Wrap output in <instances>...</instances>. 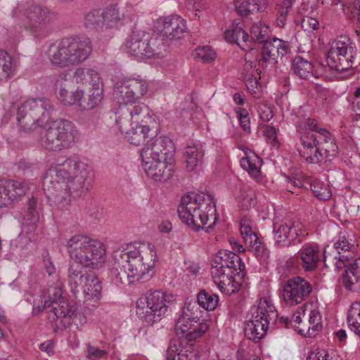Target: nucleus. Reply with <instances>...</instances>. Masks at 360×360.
I'll list each match as a JSON object with an SVG mask.
<instances>
[{
	"mask_svg": "<svg viewBox=\"0 0 360 360\" xmlns=\"http://www.w3.org/2000/svg\"><path fill=\"white\" fill-rule=\"evenodd\" d=\"M91 172V167L76 157L56 164L44 179L43 190L46 198L56 204L59 210H68L72 195L82 190Z\"/></svg>",
	"mask_w": 360,
	"mask_h": 360,
	"instance_id": "f257e3e1",
	"label": "nucleus"
},
{
	"mask_svg": "<svg viewBox=\"0 0 360 360\" xmlns=\"http://www.w3.org/2000/svg\"><path fill=\"white\" fill-rule=\"evenodd\" d=\"M114 261L112 274L115 281L129 285L148 280L149 274L155 267L157 255L153 245L143 243L116 250Z\"/></svg>",
	"mask_w": 360,
	"mask_h": 360,
	"instance_id": "f03ea898",
	"label": "nucleus"
},
{
	"mask_svg": "<svg viewBox=\"0 0 360 360\" xmlns=\"http://www.w3.org/2000/svg\"><path fill=\"white\" fill-rule=\"evenodd\" d=\"M181 221L194 231L212 229L217 221V210L212 199L205 193H188L178 207Z\"/></svg>",
	"mask_w": 360,
	"mask_h": 360,
	"instance_id": "7ed1b4c3",
	"label": "nucleus"
},
{
	"mask_svg": "<svg viewBox=\"0 0 360 360\" xmlns=\"http://www.w3.org/2000/svg\"><path fill=\"white\" fill-rule=\"evenodd\" d=\"M93 51L92 42L86 36H68L51 44L47 56L55 67L65 68L85 62Z\"/></svg>",
	"mask_w": 360,
	"mask_h": 360,
	"instance_id": "20e7f679",
	"label": "nucleus"
},
{
	"mask_svg": "<svg viewBox=\"0 0 360 360\" xmlns=\"http://www.w3.org/2000/svg\"><path fill=\"white\" fill-rule=\"evenodd\" d=\"M65 247L70 257L84 267L98 268L105 262L104 245L89 236L75 234L68 240Z\"/></svg>",
	"mask_w": 360,
	"mask_h": 360,
	"instance_id": "39448f33",
	"label": "nucleus"
},
{
	"mask_svg": "<svg viewBox=\"0 0 360 360\" xmlns=\"http://www.w3.org/2000/svg\"><path fill=\"white\" fill-rule=\"evenodd\" d=\"M19 13L25 17V29L36 38L46 37L50 33L49 25L58 18L55 12L37 4H18L13 15L18 17Z\"/></svg>",
	"mask_w": 360,
	"mask_h": 360,
	"instance_id": "423d86ee",
	"label": "nucleus"
},
{
	"mask_svg": "<svg viewBox=\"0 0 360 360\" xmlns=\"http://www.w3.org/2000/svg\"><path fill=\"white\" fill-rule=\"evenodd\" d=\"M77 135V131L71 122L57 120L41 132L40 143L42 147L49 150L60 151L70 147L75 143Z\"/></svg>",
	"mask_w": 360,
	"mask_h": 360,
	"instance_id": "0eeeda50",
	"label": "nucleus"
},
{
	"mask_svg": "<svg viewBox=\"0 0 360 360\" xmlns=\"http://www.w3.org/2000/svg\"><path fill=\"white\" fill-rule=\"evenodd\" d=\"M277 319L278 313L271 300L266 297L261 298L251 319L245 323V336L253 341L263 338L270 325L274 324Z\"/></svg>",
	"mask_w": 360,
	"mask_h": 360,
	"instance_id": "6e6552de",
	"label": "nucleus"
},
{
	"mask_svg": "<svg viewBox=\"0 0 360 360\" xmlns=\"http://www.w3.org/2000/svg\"><path fill=\"white\" fill-rule=\"evenodd\" d=\"M125 50L139 59L161 58L167 51V44L162 36L150 37L143 32H133L125 44Z\"/></svg>",
	"mask_w": 360,
	"mask_h": 360,
	"instance_id": "1a4fd4ad",
	"label": "nucleus"
},
{
	"mask_svg": "<svg viewBox=\"0 0 360 360\" xmlns=\"http://www.w3.org/2000/svg\"><path fill=\"white\" fill-rule=\"evenodd\" d=\"M52 110L49 101L45 98L28 100L18 108V124L24 129L43 127L48 123Z\"/></svg>",
	"mask_w": 360,
	"mask_h": 360,
	"instance_id": "9d476101",
	"label": "nucleus"
},
{
	"mask_svg": "<svg viewBox=\"0 0 360 360\" xmlns=\"http://www.w3.org/2000/svg\"><path fill=\"white\" fill-rule=\"evenodd\" d=\"M303 123L305 128L311 132L302 136V146H315L319 149H323L325 157L328 160L335 158L338 154V148L331 133L314 118H307Z\"/></svg>",
	"mask_w": 360,
	"mask_h": 360,
	"instance_id": "9b49d317",
	"label": "nucleus"
},
{
	"mask_svg": "<svg viewBox=\"0 0 360 360\" xmlns=\"http://www.w3.org/2000/svg\"><path fill=\"white\" fill-rule=\"evenodd\" d=\"M356 48L346 35L338 37L331 44L327 56V64L336 71L347 70L353 65Z\"/></svg>",
	"mask_w": 360,
	"mask_h": 360,
	"instance_id": "f8f14e48",
	"label": "nucleus"
},
{
	"mask_svg": "<svg viewBox=\"0 0 360 360\" xmlns=\"http://www.w3.org/2000/svg\"><path fill=\"white\" fill-rule=\"evenodd\" d=\"M172 298V295L162 290H150L146 293V307L137 304L136 314L148 323L153 324L160 320L167 312Z\"/></svg>",
	"mask_w": 360,
	"mask_h": 360,
	"instance_id": "ddd939ff",
	"label": "nucleus"
},
{
	"mask_svg": "<svg viewBox=\"0 0 360 360\" xmlns=\"http://www.w3.org/2000/svg\"><path fill=\"white\" fill-rule=\"evenodd\" d=\"M116 124L131 127L134 124H152L157 125L153 113L143 103H129L120 105L115 112Z\"/></svg>",
	"mask_w": 360,
	"mask_h": 360,
	"instance_id": "4468645a",
	"label": "nucleus"
},
{
	"mask_svg": "<svg viewBox=\"0 0 360 360\" xmlns=\"http://www.w3.org/2000/svg\"><path fill=\"white\" fill-rule=\"evenodd\" d=\"M244 268L240 257L236 253L227 250H219L211 262V275L212 278L235 276Z\"/></svg>",
	"mask_w": 360,
	"mask_h": 360,
	"instance_id": "2eb2a0df",
	"label": "nucleus"
},
{
	"mask_svg": "<svg viewBox=\"0 0 360 360\" xmlns=\"http://www.w3.org/2000/svg\"><path fill=\"white\" fill-rule=\"evenodd\" d=\"M294 327L299 333L309 337L314 336L321 326V314L319 308L312 304L302 305L294 314Z\"/></svg>",
	"mask_w": 360,
	"mask_h": 360,
	"instance_id": "dca6fc26",
	"label": "nucleus"
},
{
	"mask_svg": "<svg viewBox=\"0 0 360 360\" xmlns=\"http://www.w3.org/2000/svg\"><path fill=\"white\" fill-rule=\"evenodd\" d=\"M148 91L147 82L141 78L127 77L118 81L113 96L119 102L134 103Z\"/></svg>",
	"mask_w": 360,
	"mask_h": 360,
	"instance_id": "f3484780",
	"label": "nucleus"
},
{
	"mask_svg": "<svg viewBox=\"0 0 360 360\" xmlns=\"http://www.w3.org/2000/svg\"><path fill=\"white\" fill-rule=\"evenodd\" d=\"M274 240L280 248L289 247L295 243H301L308 233L300 222L274 223Z\"/></svg>",
	"mask_w": 360,
	"mask_h": 360,
	"instance_id": "a211bd4d",
	"label": "nucleus"
},
{
	"mask_svg": "<svg viewBox=\"0 0 360 360\" xmlns=\"http://www.w3.org/2000/svg\"><path fill=\"white\" fill-rule=\"evenodd\" d=\"M312 291L311 283L301 276L287 280L282 285V297L285 303L295 306L307 300Z\"/></svg>",
	"mask_w": 360,
	"mask_h": 360,
	"instance_id": "6ab92c4d",
	"label": "nucleus"
},
{
	"mask_svg": "<svg viewBox=\"0 0 360 360\" xmlns=\"http://www.w3.org/2000/svg\"><path fill=\"white\" fill-rule=\"evenodd\" d=\"M49 293L53 297L45 300L42 307H38V311L46 309L49 314V319L55 321L58 319L72 317L75 313V307L62 297V290L58 287L51 288Z\"/></svg>",
	"mask_w": 360,
	"mask_h": 360,
	"instance_id": "aec40b11",
	"label": "nucleus"
},
{
	"mask_svg": "<svg viewBox=\"0 0 360 360\" xmlns=\"http://www.w3.org/2000/svg\"><path fill=\"white\" fill-rule=\"evenodd\" d=\"M350 256L347 255L334 256V264L338 270L345 268L342 282L345 288L350 291H360V257L353 263H349Z\"/></svg>",
	"mask_w": 360,
	"mask_h": 360,
	"instance_id": "412c9836",
	"label": "nucleus"
},
{
	"mask_svg": "<svg viewBox=\"0 0 360 360\" xmlns=\"http://www.w3.org/2000/svg\"><path fill=\"white\" fill-rule=\"evenodd\" d=\"M290 50L288 41L274 37L263 44L262 58L258 61L260 68H273L278 63V59L287 55Z\"/></svg>",
	"mask_w": 360,
	"mask_h": 360,
	"instance_id": "4be33fe9",
	"label": "nucleus"
},
{
	"mask_svg": "<svg viewBox=\"0 0 360 360\" xmlns=\"http://www.w3.org/2000/svg\"><path fill=\"white\" fill-rule=\"evenodd\" d=\"M141 157L142 167L148 177L155 181H166L174 175L175 160Z\"/></svg>",
	"mask_w": 360,
	"mask_h": 360,
	"instance_id": "5701e85b",
	"label": "nucleus"
},
{
	"mask_svg": "<svg viewBox=\"0 0 360 360\" xmlns=\"http://www.w3.org/2000/svg\"><path fill=\"white\" fill-rule=\"evenodd\" d=\"M167 360H198V351L195 342H188L186 338L172 340L167 350Z\"/></svg>",
	"mask_w": 360,
	"mask_h": 360,
	"instance_id": "b1692460",
	"label": "nucleus"
},
{
	"mask_svg": "<svg viewBox=\"0 0 360 360\" xmlns=\"http://www.w3.org/2000/svg\"><path fill=\"white\" fill-rule=\"evenodd\" d=\"M135 127L119 126L122 134H125V139L131 144L135 146L143 145L148 141V139H152L157 134L158 125L152 124H134Z\"/></svg>",
	"mask_w": 360,
	"mask_h": 360,
	"instance_id": "393cba45",
	"label": "nucleus"
},
{
	"mask_svg": "<svg viewBox=\"0 0 360 360\" xmlns=\"http://www.w3.org/2000/svg\"><path fill=\"white\" fill-rule=\"evenodd\" d=\"M175 147L169 137L160 136L150 145L142 148L141 156L153 157L167 160H175Z\"/></svg>",
	"mask_w": 360,
	"mask_h": 360,
	"instance_id": "a878e982",
	"label": "nucleus"
},
{
	"mask_svg": "<svg viewBox=\"0 0 360 360\" xmlns=\"http://www.w3.org/2000/svg\"><path fill=\"white\" fill-rule=\"evenodd\" d=\"M27 187L23 181L0 179V207H8L25 194Z\"/></svg>",
	"mask_w": 360,
	"mask_h": 360,
	"instance_id": "bb28decb",
	"label": "nucleus"
},
{
	"mask_svg": "<svg viewBox=\"0 0 360 360\" xmlns=\"http://www.w3.org/2000/svg\"><path fill=\"white\" fill-rule=\"evenodd\" d=\"M54 87L58 100L64 105H77L79 108L80 99L84 96V90L77 88L75 91H70L69 82L65 75H60L56 78Z\"/></svg>",
	"mask_w": 360,
	"mask_h": 360,
	"instance_id": "cd10ccee",
	"label": "nucleus"
},
{
	"mask_svg": "<svg viewBox=\"0 0 360 360\" xmlns=\"http://www.w3.org/2000/svg\"><path fill=\"white\" fill-rule=\"evenodd\" d=\"M320 248L314 243L304 245L297 253V259L305 272L314 271L321 262Z\"/></svg>",
	"mask_w": 360,
	"mask_h": 360,
	"instance_id": "c85d7f7f",
	"label": "nucleus"
},
{
	"mask_svg": "<svg viewBox=\"0 0 360 360\" xmlns=\"http://www.w3.org/2000/svg\"><path fill=\"white\" fill-rule=\"evenodd\" d=\"M333 248L335 250V252L330 253L328 252L326 249L323 251V259L325 265L327 266L326 262L328 259H333L334 260V256L340 257V255H347L350 256V259L352 257V252L355 250V240L353 235L347 231L340 232L333 240Z\"/></svg>",
	"mask_w": 360,
	"mask_h": 360,
	"instance_id": "c756f323",
	"label": "nucleus"
},
{
	"mask_svg": "<svg viewBox=\"0 0 360 360\" xmlns=\"http://www.w3.org/2000/svg\"><path fill=\"white\" fill-rule=\"evenodd\" d=\"M183 324L179 326L180 317L175 323V331L179 338H186L188 342H195L196 340L200 338L208 329V325L206 322H198L193 320H187Z\"/></svg>",
	"mask_w": 360,
	"mask_h": 360,
	"instance_id": "7c9ffc66",
	"label": "nucleus"
},
{
	"mask_svg": "<svg viewBox=\"0 0 360 360\" xmlns=\"http://www.w3.org/2000/svg\"><path fill=\"white\" fill-rule=\"evenodd\" d=\"M187 32L186 21L178 15L165 17L162 20V35L169 39L184 38Z\"/></svg>",
	"mask_w": 360,
	"mask_h": 360,
	"instance_id": "2f4dec72",
	"label": "nucleus"
},
{
	"mask_svg": "<svg viewBox=\"0 0 360 360\" xmlns=\"http://www.w3.org/2000/svg\"><path fill=\"white\" fill-rule=\"evenodd\" d=\"M84 266L79 264H71L68 271V281L71 292L74 295L81 292V289L85 282L87 281L88 273L91 271H86Z\"/></svg>",
	"mask_w": 360,
	"mask_h": 360,
	"instance_id": "473e14b6",
	"label": "nucleus"
},
{
	"mask_svg": "<svg viewBox=\"0 0 360 360\" xmlns=\"http://www.w3.org/2000/svg\"><path fill=\"white\" fill-rule=\"evenodd\" d=\"M103 98V85L102 81L94 83L89 89L88 94L80 99L79 109L89 110L98 105Z\"/></svg>",
	"mask_w": 360,
	"mask_h": 360,
	"instance_id": "72a5a7b5",
	"label": "nucleus"
},
{
	"mask_svg": "<svg viewBox=\"0 0 360 360\" xmlns=\"http://www.w3.org/2000/svg\"><path fill=\"white\" fill-rule=\"evenodd\" d=\"M225 39L229 43L236 44L244 51H252V41H250L249 35L238 26L233 27L225 32Z\"/></svg>",
	"mask_w": 360,
	"mask_h": 360,
	"instance_id": "f704fd0d",
	"label": "nucleus"
},
{
	"mask_svg": "<svg viewBox=\"0 0 360 360\" xmlns=\"http://www.w3.org/2000/svg\"><path fill=\"white\" fill-rule=\"evenodd\" d=\"M72 81L77 84L92 86L94 83L101 81L98 72L91 68L80 67L75 70L72 74Z\"/></svg>",
	"mask_w": 360,
	"mask_h": 360,
	"instance_id": "c9c22d12",
	"label": "nucleus"
},
{
	"mask_svg": "<svg viewBox=\"0 0 360 360\" xmlns=\"http://www.w3.org/2000/svg\"><path fill=\"white\" fill-rule=\"evenodd\" d=\"M204 156V150L198 145L188 146L186 147L184 158L187 170H195L202 162Z\"/></svg>",
	"mask_w": 360,
	"mask_h": 360,
	"instance_id": "e433bc0d",
	"label": "nucleus"
},
{
	"mask_svg": "<svg viewBox=\"0 0 360 360\" xmlns=\"http://www.w3.org/2000/svg\"><path fill=\"white\" fill-rule=\"evenodd\" d=\"M250 33L249 39L254 48L256 44H264L269 39L271 31L267 25L259 21L252 25Z\"/></svg>",
	"mask_w": 360,
	"mask_h": 360,
	"instance_id": "4c0bfd02",
	"label": "nucleus"
},
{
	"mask_svg": "<svg viewBox=\"0 0 360 360\" xmlns=\"http://www.w3.org/2000/svg\"><path fill=\"white\" fill-rule=\"evenodd\" d=\"M262 164V159L253 152L247 153L245 157L240 160L241 167L254 178L259 176Z\"/></svg>",
	"mask_w": 360,
	"mask_h": 360,
	"instance_id": "58836bf2",
	"label": "nucleus"
},
{
	"mask_svg": "<svg viewBox=\"0 0 360 360\" xmlns=\"http://www.w3.org/2000/svg\"><path fill=\"white\" fill-rule=\"evenodd\" d=\"M292 69L300 79H308L313 76L314 65L303 57L297 56L292 61Z\"/></svg>",
	"mask_w": 360,
	"mask_h": 360,
	"instance_id": "ea45409f",
	"label": "nucleus"
},
{
	"mask_svg": "<svg viewBox=\"0 0 360 360\" xmlns=\"http://www.w3.org/2000/svg\"><path fill=\"white\" fill-rule=\"evenodd\" d=\"M302 146L303 148L300 150V155L307 162L318 164L324 159H326V161L328 160L325 157V151L323 149H319V147H315V146Z\"/></svg>",
	"mask_w": 360,
	"mask_h": 360,
	"instance_id": "a19ab883",
	"label": "nucleus"
},
{
	"mask_svg": "<svg viewBox=\"0 0 360 360\" xmlns=\"http://www.w3.org/2000/svg\"><path fill=\"white\" fill-rule=\"evenodd\" d=\"M202 318V311L197 302L195 301L186 302L180 316L181 324L179 326H183L184 323L186 321L185 319L198 322H205Z\"/></svg>",
	"mask_w": 360,
	"mask_h": 360,
	"instance_id": "79ce46f5",
	"label": "nucleus"
},
{
	"mask_svg": "<svg viewBox=\"0 0 360 360\" xmlns=\"http://www.w3.org/2000/svg\"><path fill=\"white\" fill-rule=\"evenodd\" d=\"M101 290V286L98 278L93 271L89 272L87 281L84 283L81 292L88 299H91L95 297H97L100 295Z\"/></svg>",
	"mask_w": 360,
	"mask_h": 360,
	"instance_id": "37998d69",
	"label": "nucleus"
},
{
	"mask_svg": "<svg viewBox=\"0 0 360 360\" xmlns=\"http://www.w3.org/2000/svg\"><path fill=\"white\" fill-rule=\"evenodd\" d=\"M17 60L13 58L8 52L0 51V69L2 78L12 77L16 70Z\"/></svg>",
	"mask_w": 360,
	"mask_h": 360,
	"instance_id": "c03bdc74",
	"label": "nucleus"
},
{
	"mask_svg": "<svg viewBox=\"0 0 360 360\" xmlns=\"http://www.w3.org/2000/svg\"><path fill=\"white\" fill-rule=\"evenodd\" d=\"M221 292L226 295H232L238 290L239 284L235 281V276L212 278Z\"/></svg>",
	"mask_w": 360,
	"mask_h": 360,
	"instance_id": "a18cd8bd",
	"label": "nucleus"
},
{
	"mask_svg": "<svg viewBox=\"0 0 360 360\" xmlns=\"http://www.w3.org/2000/svg\"><path fill=\"white\" fill-rule=\"evenodd\" d=\"M196 302L199 307L207 311H212L216 309L218 304L219 297L215 294L202 290L198 293Z\"/></svg>",
	"mask_w": 360,
	"mask_h": 360,
	"instance_id": "49530a36",
	"label": "nucleus"
},
{
	"mask_svg": "<svg viewBox=\"0 0 360 360\" xmlns=\"http://www.w3.org/2000/svg\"><path fill=\"white\" fill-rule=\"evenodd\" d=\"M349 328L360 337V302L352 304L347 316Z\"/></svg>",
	"mask_w": 360,
	"mask_h": 360,
	"instance_id": "de8ad7c7",
	"label": "nucleus"
},
{
	"mask_svg": "<svg viewBox=\"0 0 360 360\" xmlns=\"http://www.w3.org/2000/svg\"><path fill=\"white\" fill-rule=\"evenodd\" d=\"M310 186L314 195L320 200H328L332 196L330 187L323 181L311 180Z\"/></svg>",
	"mask_w": 360,
	"mask_h": 360,
	"instance_id": "09e8293b",
	"label": "nucleus"
},
{
	"mask_svg": "<svg viewBox=\"0 0 360 360\" xmlns=\"http://www.w3.org/2000/svg\"><path fill=\"white\" fill-rule=\"evenodd\" d=\"M102 14L99 10L89 12L84 18V25L89 30H103Z\"/></svg>",
	"mask_w": 360,
	"mask_h": 360,
	"instance_id": "8fccbe9b",
	"label": "nucleus"
},
{
	"mask_svg": "<svg viewBox=\"0 0 360 360\" xmlns=\"http://www.w3.org/2000/svg\"><path fill=\"white\" fill-rule=\"evenodd\" d=\"M293 1L292 0H283L277 7L276 23L279 27H284L287 18L292 11Z\"/></svg>",
	"mask_w": 360,
	"mask_h": 360,
	"instance_id": "3c124183",
	"label": "nucleus"
},
{
	"mask_svg": "<svg viewBox=\"0 0 360 360\" xmlns=\"http://www.w3.org/2000/svg\"><path fill=\"white\" fill-rule=\"evenodd\" d=\"M240 231L246 245H251L257 240V236L252 229L251 221L246 217L240 221Z\"/></svg>",
	"mask_w": 360,
	"mask_h": 360,
	"instance_id": "603ef678",
	"label": "nucleus"
},
{
	"mask_svg": "<svg viewBox=\"0 0 360 360\" xmlns=\"http://www.w3.org/2000/svg\"><path fill=\"white\" fill-rule=\"evenodd\" d=\"M101 13L103 30L115 27L120 19L119 11L115 8H108Z\"/></svg>",
	"mask_w": 360,
	"mask_h": 360,
	"instance_id": "864d4df0",
	"label": "nucleus"
},
{
	"mask_svg": "<svg viewBox=\"0 0 360 360\" xmlns=\"http://www.w3.org/2000/svg\"><path fill=\"white\" fill-rule=\"evenodd\" d=\"M257 76L252 73H247L244 79L248 91L255 98L261 97L262 94V87L258 82Z\"/></svg>",
	"mask_w": 360,
	"mask_h": 360,
	"instance_id": "5fc2aeb1",
	"label": "nucleus"
},
{
	"mask_svg": "<svg viewBox=\"0 0 360 360\" xmlns=\"http://www.w3.org/2000/svg\"><path fill=\"white\" fill-rule=\"evenodd\" d=\"M259 131L265 137L266 141L274 148H278L279 147L276 129L274 127L260 124L259 125Z\"/></svg>",
	"mask_w": 360,
	"mask_h": 360,
	"instance_id": "6e6d98bb",
	"label": "nucleus"
},
{
	"mask_svg": "<svg viewBox=\"0 0 360 360\" xmlns=\"http://www.w3.org/2000/svg\"><path fill=\"white\" fill-rule=\"evenodd\" d=\"M87 356L90 360H101L107 358L110 352L108 346H103L100 348L97 346L88 344L86 346Z\"/></svg>",
	"mask_w": 360,
	"mask_h": 360,
	"instance_id": "4d7b16f0",
	"label": "nucleus"
},
{
	"mask_svg": "<svg viewBox=\"0 0 360 360\" xmlns=\"http://www.w3.org/2000/svg\"><path fill=\"white\" fill-rule=\"evenodd\" d=\"M37 203V200L34 198H30L27 202V220L30 221L29 226H30V231L34 230L39 220V216L36 211Z\"/></svg>",
	"mask_w": 360,
	"mask_h": 360,
	"instance_id": "13d9d810",
	"label": "nucleus"
},
{
	"mask_svg": "<svg viewBox=\"0 0 360 360\" xmlns=\"http://www.w3.org/2000/svg\"><path fill=\"white\" fill-rule=\"evenodd\" d=\"M195 58L204 63H209L214 60L216 54L211 47L202 46L196 49Z\"/></svg>",
	"mask_w": 360,
	"mask_h": 360,
	"instance_id": "bf43d9fd",
	"label": "nucleus"
},
{
	"mask_svg": "<svg viewBox=\"0 0 360 360\" xmlns=\"http://www.w3.org/2000/svg\"><path fill=\"white\" fill-rule=\"evenodd\" d=\"M251 54L252 53L250 52L248 53H246L245 55V63L243 65L242 72L244 79L247 73H252V75H259L261 72V70H259V72L258 69H255L256 67V64H258L259 60H257V59L252 60L251 59Z\"/></svg>",
	"mask_w": 360,
	"mask_h": 360,
	"instance_id": "052dcab7",
	"label": "nucleus"
},
{
	"mask_svg": "<svg viewBox=\"0 0 360 360\" xmlns=\"http://www.w3.org/2000/svg\"><path fill=\"white\" fill-rule=\"evenodd\" d=\"M236 113L241 128L245 132L250 133V119L248 110L245 108H240L236 111Z\"/></svg>",
	"mask_w": 360,
	"mask_h": 360,
	"instance_id": "680f3d73",
	"label": "nucleus"
},
{
	"mask_svg": "<svg viewBox=\"0 0 360 360\" xmlns=\"http://www.w3.org/2000/svg\"><path fill=\"white\" fill-rule=\"evenodd\" d=\"M251 248V250L254 252L257 257L264 258L267 255V250L264 243L259 241V238L256 242H253L251 245H248Z\"/></svg>",
	"mask_w": 360,
	"mask_h": 360,
	"instance_id": "e2e57ef3",
	"label": "nucleus"
},
{
	"mask_svg": "<svg viewBox=\"0 0 360 360\" xmlns=\"http://www.w3.org/2000/svg\"><path fill=\"white\" fill-rule=\"evenodd\" d=\"M301 27L307 32L315 30L319 27V21L314 18L306 16L302 20Z\"/></svg>",
	"mask_w": 360,
	"mask_h": 360,
	"instance_id": "0e129e2a",
	"label": "nucleus"
},
{
	"mask_svg": "<svg viewBox=\"0 0 360 360\" xmlns=\"http://www.w3.org/2000/svg\"><path fill=\"white\" fill-rule=\"evenodd\" d=\"M258 113L260 119L264 122H269L273 117L271 109L265 104L258 106Z\"/></svg>",
	"mask_w": 360,
	"mask_h": 360,
	"instance_id": "69168bd1",
	"label": "nucleus"
},
{
	"mask_svg": "<svg viewBox=\"0 0 360 360\" xmlns=\"http://www.w3.org/2000/svg\"><path fill=\"white\" fill-rule=\"evenodd\" d=\"M288 183L287 187L290 192L294 193L296 192L297 188H300L303 186V183L300 179H296L294 176H286Z\"/></svg>",
	"mask_w": 360,
	"mask_h": 360,
	"instance_id": "338daca9",
	"label": "nucleus"
},
{
	"mask_svg": "<svg viewBox=\"0 0 360 360\" xmlns=\"http://www.w3.org/2000/svg\"><path fill=\"white\" fill-rule=\"evenodd\" d=\"M329 354L325 350L319 349L309 354L307 360H328Z\"/></svg>",
	"mask_w": 360,
	"mask_h": 360,
	"instance_id": "774afa93",
	"label": "nucleus"
}]
</instances>
